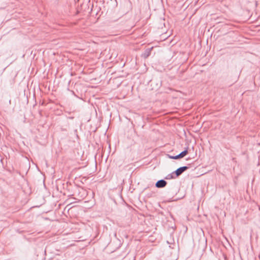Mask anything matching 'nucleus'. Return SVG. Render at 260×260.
<instances>
[{
	"label": "nucleus",
	"mask_w": 260,
	"mask_h": 260,
	"mask_svg": "<svg viewBox=\"0 0 260 260\" xmlns=\"http://www.w3.org/2000/svg\"><path fill=\"white\" fill-rule=\"evenodd\" d=\"M167 184V182L164 179L158 180L155 183V186L157 188H160L165 187Z\"/></svg>",
	"instance_id": "nucleus-4"
},
{
	"label": "nucleus",
	"mask_w": 260,
	"mask_h": 260,
	"mask_svg": "<svg viewBox=\"0 0 260 260\" xmlns=\"http://www.w3.org/2000/svg\"><path fill=\"white\" fill-rule=\"evenodd\" d=\"M224 259H225V260H227V258H226V256H224Z\"/></svg>",
	"instance_id": "nucleus-8"
},
{
	"label": "nucleus",
	"mask_w": 260,
	"mask_h": 260,
	"mask_svg": "<svg viewBox=\"0 0 260 260\" xmlns=\"http://www.w3.org/2000/svg\"><path fill=\"white\" fill-rule=\"evenodd\" d=\"M177 178V177H176V175H175V174H173V173H172L171 174H168L166 176L165 179H174V178Z\"/></svg>",
	"instance_id": "nucleus-6"
},
{
	"label": "nucleus",
	"mask_w": 260,
	"mask_h": 260,
	"mask_svg": "<svg viewBox=\"0 0 260 260\" xmlns=\"http://www.w3.org/2000/svg\"><path fill=\"white\" fill-rule=\"evenodd\" d=\"M153 48V47H152L151 48H147L141 54V57L145 59L148 58L150 55Z\"/></svg>",
	"instance_id": "nucleus-5"
},
{
	"label": "nucleus",
	"mask_w": 260,
	"mask_h": 260,
	"mask_svg": "<svg viewBox=\"0 0 260 260\" xmlns=\"http://www.w3.org/2000/svg\"><path fill=\"white\" fill-rule=\"evenodd\" d=\"M188 147L185 148V150L181 152L180 154L175 156H169V157L173 159H177L184 157L188 153Z\"/></svg>",
	"instance_id": "nucleus-3"
},
{
	"label": "nucleus",
	"mask_w": 260,
	"mask_h": 260,
	"mask_svg": "<svg viewBox=\"0 0 260 260\" xmlns=\"http://www.w3.org/2000/svg\"><path fill=\"white\" fill-rule=\"evenodd\" d=\"M189 168V167L188 166L181 167L177 169L176 171H174L173 174H175L176 177H178Z\"/></svg>",
	"instance_id": "nucleus-2"
},
{
	"label": "nucleus",
	"mask_w": 260,
	"mask_h": 260,
	"mask_svg": "<svg viewBox=\"0 0 260 260\" xmlns=\"http://www.w3.org/2000/svg\"><path fill=\"white\" fill-rule=\"evenodd\" d=\"M69 118L72 119L74 118V117H69Z\"/></svg>",
	"instance_id": "nucleus-7"
},
{
	"label": "nucleus",
	"mask_w": 260,
	"mask_h": 260,
	"mask_svg": "<svg viewBox=\"0 0 260 260\" xmlns=\"http://www.w3.org/2000/svg\"><path fill=\"white\" fill-rule=\"evenodd\" d=\"M72 196L75 197V199L81 200L84 199L87 196V191L83 187L75 186L73 189Z\"/></svg>",
	"instance_id": "nucleus-1"
}]
</instances>
